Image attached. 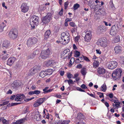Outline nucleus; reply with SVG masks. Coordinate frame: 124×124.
<instances>
[{
    "label": "nucleus",
    "instance_id": "052dcab7",
    "mask_svg": "<svg viewBox=\"0 0 124 124\" xmlns=\"http://www.w3.org/2000/svg\"><path fill=\"white\" fill-rule=\"evenodd\" d=\"M81 87L83 89H86L87 88L86 86L84 84H83L81 86Z\"/></svg>",
    "mask_w": 124,
    "mask_h": 124
},
{
    "label": "nucleus",
    "instance_id": "a878e982",
    "mask_svg": "<svg viewBox=\"0 0 124 124\" xmlns=\"http://www.w3.org/2000/svg\"><path fill=\"white\" fill-rule=\"evenodd\" d=\"M46 71L41 72L39 74V76L42 78H43L47 75Z\"/></svg>",
    "mask_w": 124,
    "mask_h": 124
},
{
    "label": "nucleus",
    "instance_id": "7c9ffc66",
    "mask_svg": "<svg viewBox=\"0 0 124 124\" xmlns=\"http://www.w3.org/2000/svg\"><path fill=\"white\" fill-rule=\"evenodd\" d=\"M54 70L52 69H48L46 71L47 75H51L54 71Z\"/></svg>",
    "mask_w": 124,
    "mask_h": 124
},
{
    "label": "nucleus",
    "instance_id": "864d4df0",
    "mask_svg": "<svg viewBox=\"0 0 124 124\" xmlns=\"http://www.w3.org/2000/svg\"><path fill=\"white\" fill-rule=\"evenodd\" d=\"M34 94H38L40 93V91L39 90H36L34 91Z\"/></svg>",
    "mask_w": 124,
    "mask_h": 124
},
{
    "label": "nucleus",
    "instance_id": "a19ab883",
    "mask_svg": "<svg viewBox=\"0 0 124 124\" xmlns=\"http://www.w3.org/2000/svg\"><path fill=\"white\" fill-rule=\"evenodd\" d=\"M120 40L119 37H115L114 39V41L115 43H117L119 42Z\"/></svg>",
    "mask_w": 124,
    "mask_h": 124
},
{
    "label": "nucleus",
    "instance_id": "0e129e2a",
    "mask_svg": "<svg viewBox=\"0 0 124 124\" xmlns=\"http://www.w3.org/2000/svg\"><path fill=\"white\" fill-rule=\"evenodd\" d=\"M33 55H34L32 54H31L30 56L28 57V59H29L30 58H33L35 57V56H34Z\"/></svg>",
    "mask_w": 124,
    "mask_h": 124
},
{
    "label": "nucleus",
    "instance_id": "0eeeda50",
    "mask_svg": "<svg viewBox=\"0 0 124 124\" xmlns=\"http://www.w3.org/2000/svg\"><path fill=\"white\" fill-rule=\"evenodd\" d=\"M50 54L49 50L48 48L46 50H43L41 51L40 55V57L43 59H46L49 57Z\"/></svg>",
    "mask_w": 124,
    "mask_h": 124
},
{
    "label": "nucleus",
    "instance_id": "6ab92c4d",
    "mask_svg": "<svg viewBox=\"0 0 124 124\" xmlns=\"http://www.w3.org/2000/svg\"><path fill=\"white\" fill-rule=\"evenodd\" d=\"M98 14L100 15H105L106 14L105 10L103 8L99 9Z\"/></svg>",
    "mask_w": 124,
    "mask_h": 124
},
{
    "label": "nucleus",
    "instance_id": "f257e3e1",
    "mask_svg": "<svg viewBox=\"0 0 124 124\" xmlns=\"http://www.w3.org/2000/svg\"><path fill=\"white\" fill-rule=\"evenodd\" d=\"M25 96L24 94H17L16 96V97L15 98V100L16 101H19L20 102L16 103H11V106H14L23 103L24 101H23L25 100Z\"/></svg>",
    "mask_w": 124,
    "mask_h": 124
},
{
    "label": "nucleus",
    "instance_id": "4c0bfd02",
    "mask_svg": "<svg viewBox=\"0 0 124 124\" xmlns=\"http://www.w3.org/2000/svg\"><path fill=\"white\" fill-rule=\"evenodd\" d=\"M79 7V5L78 3H76L74 5L73 8L74 10H75L77 9Z\"/></svg>",
    "mask_w": 124,
    "mask_h": 124
},
{
    "label": "nucleus",
    "instance_id": "58836bf2",
    "mask_svg": "<svg viewBox=\"0 0 124 124\" xmlns=\"http://www.w3.org/2000/svg\"><path fill=\"white\" fill-rule=\"evenodd\" d=\"M106 85L104 83L101 86V88L102 89V90L103 92H105L106 91Z\"/></svg>",
    "mask_w": 124,
    "mask_h": 124
},
{
    "label": "nucleus",
    "instance_id": "1a4fd4ad",
    "mask_svg": "<svg viewBox=\"0 0 124 124\" xmlns=\"http://www.w3.org/2000/svg\"><path fill=\"white\" fill-rule=\"evenodd\" d=\"M118 27L116 25L112 26L110 31V34L112 36L115 35L117 31Z\"/></svg>",
    "mask_w": 124,
    "mask_h": 124
},
{
    "label": "nucleus",
    "instance_id": "69168bd1",
    "mask_svg": "<svg viewBox=\"0 0 124 124\" xmlns=\"http://www.w3.org/2000/svg\"><path fill=\"white\" fill-rule=\"evenodd\" d=\"M113 95L112 93L109 94L108 95L109 97L110 98H112L113 97Z\"/></svg>",
    "mask_w": 124,
    "mask_h": 124
},
{
    "label": "nucleus",
    "instance_id": "09e8293b",
    "mask_svg": "<svg viewBox=\"0 0 124 124\" xmlns=\"http://www.w3.org/2000/svg\"><path fill=\"white\" fill-rule=\"evenodd\" d=\"M82 57L83 58V59L85 60L86 61L89 62L90 61L88 58L86 56L83 55Z\"/></svg>",
    "mask_w": 124,
    "mask_h": 124
},
{
    "label": "nucleus",
    "instance_id": "cd10ccee",
    "mask_svg": "<svg viewBox=\"0 0 124 124\" xmlns=\"http://www.w3.org/2000/svg\"><path fill=\"white\" fill-rule=\"evenodd\" d=\"M12 85L14 88H17L18 86L20 85V84L17 81L16 82H14V83L12 84Z\"/></svg>",
    "mask_w": 124,
    "mask_h": 124
},
{
    "label": "nucleus",
    "instance_id": "de8ad7c7",
    "mask_svg": "<svg viewBox=\"0 0 124 124\" xmlns=\"http://www.w3.org/2000/svg\"><path fill=\"white\" fill-rule=\"evenodd\" d=\"M67 76L69 79H70L73 76V75L70 73H67Z\"/></svg>",
    "mask_w": 124,
    "mask_h": 124
},
{
    "label": "nucleus",
    "instance_id": "c9c22d12",
    "mask_svg": "<svg viewBox=\"0 0 124 124\" xmlns=\"http://www.w3.org/2000/svg\"><path fill=\"white\" fill-rule=\"evenodd\" d=\"M16 58L14 57H11L9 58L8 61L9 62H14L16 61Z\"/></svg>",
    "mask_w": 124,
    "mask_h": 124
},
{
    "label": "nucleus",
    "instance_id": "13d9d810",
    "mask_svg": "<svg viewBox=\"0 0 124 124\" xmlns=\"http://www.w3.org/2000/svg\"><path fill=\"white\" fill-rule=\"evenodd\" d=\"M61 36L62 37H67V36L66 35V33L64 32H63L61 34Z\"/></svg>",
    "mask_w": 124,
    "mask_h": 124
},
{
    "label": "nucleus",
    "instance_id": "4468645a",
    "mask_svg": "<svg viewBox=\"0 0 124 124\" xmlns=\"http://www.w3.org/2000/svg\"><path fill=\"white\" fill-rule=\"evenodd\" d=\"M26 121V118H24L16 121L15 122L11 124H23Z\"/></svg>",
    "mask_w": 124,
    "mask_h": 124
},
{
    "label": "nucleus",
    "instance_id": "a18cd8bd",
    "mask_svg": "<svg viewBox=\"0 0 124 124\" xmlns=\"http://www.w3.org/2000/svg\"><path fill=\"white\" fill-rule=\"evenodd\" d=\"M66 40H67V42H64L63 43V44H66L69 42L70 41V37L69 36H67V37H66Z\"/></svg>",
    "mask_w": 124,
    "mask_h": 124
},
{
    "label": "nucleus",
    "instance_id": "774afa93",
    "mask_svg": "<svg viewBox=\"0 0 124 124\" xmlns=\"http://www.w3.org/2000/svg\"><path fill=\"white\" fill-rule=\"evenodd\" d=\"M78 124H84V123L82 120H79V122L77 123Z\"/></svg>",
    "mask_w": 124,
    "mask_h": 124
},
{
    "label": "nucleus",
    "instance_id": "338daca9",
    "mask_svg": "<svg viewBox=\"0 0 124 124\" xmlns=\"http://www.w3.org/2000/svg\"><path fill=\"white\" fill-rule=\"evenodd\" d=\"M82 67V65L81 64H79L78 65L77 67V68L80 69Z\"/></svg>",
    "mask_w": 124,
    "mask_h": 124
},
{
    "label": "nucleus",
    "instance_id": "c756f323",
    "mask_svg": "<svg viewBox=\"0 0 124 124\" xmlns=\"http://www.w3.org/2000/svg\"><path fill=\"white\" fill-rule=\"evenodd\" d=\"M114 103L115 104H113V106L114 107H115L116 108L119 107L120 106V103L119 102H117L115 100L114 101Z\"/></svg>",
    "mask_w": 124,
    "mask_h": 124
},
{
    "label": "nucleus",
    "instance_id": "72a5a7b5",
    "mask_svg": "<svg viewBox=\"0 0 124 124\" xmlns=\"http://www.w3.org/2000/svg\"><path fill=\"white\" fill-rule=\"evenodd\" d=\"M81 72L83 75H85L86 74V70L85 68H82L81 70Z\"/></svg>",
    "mask_w": 124,
    "mask_h": 124
},
{
    "label": "nucleus",
    "instance_id": "393cba45",
    "mask_svg": "<svg viewBox=\"0 0 124 124\" xmlns=\"http://www.w3.org/2000/svg\"><path fill=\"white\" fill-rule=\"evenodd\" d=\"M40 70V68L39 67H35L33 69H32V70L34 74L38 72Z\"/></svg>",
    "mask_w": 124,
    "mask_h": 124
},
{
    "label": "nucleus",
    "instance_id": "f8f14e48",
    "mask_svg": "<svg viewBox=\"0 0 124 124\" xmlns=\"http://www.w3.org/2000/svg\"><path fill=\"white\" fill-rule=\"evenodd\" d=\"M29 8V7L27 6V4L25 3H23L21 7V11L24 13L28 11Z\"/></svg>",
    "mask_w": 124,
    "mask_h": 124
},
{
    "label": "nucleus",
    "instance_id": "a211bd4d",
    "mask_svg": "<svg viewBox=\"0 0 124 124\" xmlns=\"http://www.w3.org/2000/svg\"><path fill=\"white\" fill-rule=\"evenodd\" d=\"M10 42L9 41L5 40L2 43V47L3 48L4 47L7 48L9 46Z\"/></svg>",
    "mask_w": 124,
    "mask_h": 124
},
{
    "label": "nucleus",
    "instance_id": "39448f33",
    "mask_svg": "<svg viewBox=\"0 0 124 124\" xmlns=\"http://www.w3.org/2000/svg\"><path fill=\"white\" fill-rule=\"evenodd\" d=\"M39 17L36 16H34L33 17L32 22H30V24L32 28H34L35 27L37 26L39 23Z\"/></svg>",
    "mask_w": 124,
    "mask_h": 124
},
{
    "label": "nucleus",
    "instance_id": "8fccbe9b",
    "mask_svg": "<svg viewBox=\"0 0 124 124\" xmlns=\"http://www.w3.org/2000/svg\"><path fill=\"white\" fill-rule=\"evenodd\" d=\"M6 25H1L0 26V33L2 32L5 26Z\"/></svg>",
    "mask_w": 124,
    "mask_h": 124
},
{
    "label": "nucleus",
    "instance_id": "20e7f679",
    "mask_svg": "<svg viewBox=\"0 0 124 124\" xmlns=\"http://www.w3.org/2000/svg\"><path fill=\"white\" fill-rule=\"evenodd\" d=\"M98 44L100 46L103 47H106L107 45V39L105 38H102L100 39L97 42Z\"/></svg>",
    "mask_w": 124,
    "mask_h": 124
},
{
    "label": "nucleus",
    "instance_id": "c03bdc74",
    "mask_svg": "<svg viewBox=\"0 0 124 124\" xmlns=\"http://www.w3.org/2000/svg\"><path fill=\"white\" fill-rule=\"evenodd\" d=\"M68 84L70 85V84H74V82L73 80L70 79L68 80Z\"/></svg>",
    "mask_w": 124,
    "mask_h": 124
},
{
    "label": "nucleus",
    "instance_id": "ea45409f",
    "mask_svg": "<svg viewBox=\"0 0 124 124\" xmlns=\"http://www.w3.org/2000/svg\"><path fill=\"white\" fill-rule=\"evenodd\" d=\"M100 64V62H93V67L96 68L98 67Z\"/></svg>",
    "mask_w": 124,
    "mask_h": 124
},
{
    "label": "nucleus",
    "instance_id": "9d476101",
    "mask_svg": "<svg viewBox=\"0 0 124 124\" xmlns=\"http://www.w3.org/2000/svg\"><path fill=\"white\" fill-rule=\"evenodd\" d=\"M106 65L108 69L113 70L117 66V62H107Z\"/></svg>",
    "mask_w": 124,
    "mask_h": 124
},
{
    "label": "nucleus",
    "instance_id": "4be33fe9",
    "mask_svg": "<svg viewBox=\"0 0 124 124\" xmlns=\"http://www.w3.org/2000/svg\"><path fill=\"white\" fill-rule=\"evenodd\" d=\"M50 34L51 32L50 30L47 31L46 32L44 35V38L46 39L47 38H48L50 35Z\"/></svg>",
    "mask_w": 124,
    "mask_h": 124
},
{
    "label": "nucleus",
    "instance_id": "f3484780",
    "mask_svg": "<svg viewBox=\"0 0 124 124\" xmlns=\"http://www.w3.org/2000/svg\"><path fill=\"white\" fill-rule=\"evenodd\" d=\"M98 73L100 74H103L106 73V70L102 67H99L97 70Z\"/></svg>",
    "mask_w": 124,
    "mask_h": 124
},
{
    "label": "nucleus",
    "instance_id": "bb28decb",
    "mask_svg": "<svg viewBox=\"0 0 124 124\" xmlns=\"http://www.w3.org/2000/svg\"><path fill=\"white\" fill-rule=\"evenodd\" d=\"M46 99V98H40L37 101V102L39 103V104L40 105Z\"/></svg>",
    "mask_w": 124,
    "mask_h": 124
},
{
    "label": "nucleus",
    "instance_id": "b1692460",
    "mask_svg": "<svg viewBox=\"0 0 124 124\" xmlns=\"http://www.w3.org/2000/svg\"><path fill=\"white\" fill-rule=\"evenodd\" d=\"M47 110L46 109H44L43 111V113L44 115H45L44 117H45L46 118H47L48 119H49L50 116H52L51 115H50L49 116H48L47 115L45 116V115H46V114H45V113H46V112L47 113L48 115V113H47Z\"/></svg>",
    "mask_w": 124,
    "mask_h": 124
},
{
    "label": "nucleus",
    "instance_id": "412c9836",
    "mask_svg": "<svg viewBox=\"0 0 124 124\" xmlns=\"http://www.w3.org/2000/svg\"><path fill=\"white\" fill-rule=\"evenodd\" d=\"M110 9L114 11L116 9V8L114 5L113 2L112 0H110L109 2Z\"/></svg>",
    "mask_w": 124,
    "mask_h": 124
},
{
    "label": "nucleus",
    "instance_id": "5fc2aeb1",
    "mask_svg": "<svg viewBox=\"0 0 124 124\" xmlns=\"http://www.w3.org/2000/svg\"><path fill=\"white\" fill-rule=\"evenodd\" d=\"M69 24L71 26L73 27L75 26H76V25L74 22H70V23Z\"/></svg>",
    "mask_w": 124,
    "mask_h": 124
},
{
    "label": "nucleus",
    "instance_id": "680f3d73",
    "mask_svg": "<svg viewBox=\"0 0 124 124\" xmlns=\"http://www.w3.org/2000/svg\"><path fill=\"white\" fill-rule=\"evenodd\" d=\"M39 105H40L39 104V103L37 101L35 103H34V104L33 106L34 107H36Z\"/></svg>",
    "mask_w": 124,
    "mask_h": 124
},
{
    "label": "nucleus",
    "instance_id": "49530a36",
    "mask_svg": "<svg viewBox=\"0 0 124 124\" xmlns=\"http://www.w3.org/2000/svg\"><path fill=\"white\" fill-rule=\"evenodd\" d=\"M34 75V74L32 70V69H31L30 70L28 74V75L29 76H32Z\"/></svg>",
    "mask_w": 124,
    "mask_h": 124
},
{
    "label": "nucleus",
    "instance_id": "4d7b16f0",
    "mask_svg": "<svg viewBox=\"0 0 124 124\" xmlns=\"http://www.w3.org/2000/svg\"><path fill=\"white\" fill-rule=\"evenodd\" d=\"M63 11V9L62 8L61 10L59 11V14L60 16H62V13Z\"/></svg>",
    "mask_w": 124,
    "mask_h": 124
},
{
    "label": "nucleus",
    "instance_id": "6e6552de",
    "mask_svg": "<svg viewBox=\"0 0 124 124\" xmlns=\"http://www.w3.org/2000/svg\"><path fill=\"white\" fill-rule=\"evenodd\" d=\"M37 39L35 38H30L27 41V45L29 47L32 46L37 43Z\"/></svg>",
    "mask_w": 124,
    "mask_h": 124
},
{
    "label": "nucleus",
    "instance_id": "c85d7f7f",
    "mask_svg": "<svg viewBox=\"0 0 124 124\" xmlns=\"http://www.w3.org/2000/svg\"><path fill=\"white\" fill-rule=\"evenodd\" d=\"M1 120L3 124H9V120H7L4 117L1 118Z\"/></svg>",
    "mask_w": 124,
    "mask_h": 124
},
{
    "label": "nucleus",
    "instance_id": "e2e57ef3",
    "mask_svg": "<svg viewBox=\"0 0 124 124\" xmlns=\"http://www.w3.org/2000/svg\"><path fill=\"white\" fill-rule=\"evenodd\" d=\"M77 90L81 92H85L84 90L82 89L81 88L79 87H77Z\"/></svg>",
    "mask_w": 124,
    "mask_h": 124
},
{
    "label": "nucleus",
    "instance_id": "2eb2a0df",
    "mask_svg": "<svg viewBox=\"0 0 124 124\" xmlns=\"http://www.w3.org/2000/svg\"><path fill=\"white\" fill-rule=\"evenodd\" d=\"M122 47L119 45L116 46L114 48L115 53L117 54L120 53L122 52Z\"/></svg>",
    "mask_w": 124,
    "mask_h": 124
},
{
    "label": "nucleus",
    "instance_id": "423d86ee",
    "mask_svg": "<svg viewBox=\"0 0 124 124\" xmlns=\"http://www.w3.org/2000/svg\"><path fill=\"white\" fill-rule=\"evenodd\" d=\"M51 14L50 13H48L45 16L41 18L42 22L46 24L49 22L51 19Z\"/></svg>",
    "mask_w": 124,
    "mask_h": 124
},
{
    "label": "nucleus",
    "instance_id": "9b49d317",
    "mask_svg": "<svg viewBox=\"0 0 124 124\" xmlns=\"http://www.w3.org/2000/svg\"><path fill=\"white\" fill-rule=\"evenodd\" d=\"M91 31H90L86 32V34L84 37L85 41L88 42H90V41L91 39Z\"/></svg>",
    "mask_w": 124,
    "mask_h": 124
},
{
    "label": "nucleus",
    "instance_id": "7ed1b4c3",
    "mask_svg": "<svg viewBox=\"0 0 124 124\" xmlns=\"http://www.w3.org/2000/svg\"><path fill=\"white\" fill-rule=\"evenodd\" d=\"M18 35V31L16 29H12L9 34V35L10 38L13 39L16 38Z\"/></svg>",
    "mask_w": 124,
    "mask_h": 124
},
{
    "label": "nucleus",
    "instance_id": "473e14b6",
    "mask_svg": "<svg viewBox=\"0 0 124 124\" xmlns=\"http://www.w3.org/2000/svg\"><path fill=\"white\" fill-rule=\"evenodd\" d=\"M55 64L54 62H46L45 65L46 67H51L52 65Z\"/></svg>",
    "mask_w": 124,
    "mask_h": 124
},
{
    "label": "nucleus",
    "instance_id": "2f4dec72",
    "mask_svg": "<svg viewBox=\"0 0 124 124\" xmlns=\"http://www.w3.org/2000/svg\"><path fill=\"white\" fill-rule=\"evenodd\" d=\"M98 6L97 5H95L94 3H92L89 5L90 7L92 9H93L94 10L97 9H96V7L97 8Z\"/></svg>",
    "mask_w": 124,
    "mask_h": 124
},
{
    "label": "nucleus",
    "instance_id": "dca6fc26",
    "mask_svg": "<svg viewBox=\"0 0 124 124\" xmlns=\"http://www.w3.org/2000/svg\"><path fill=\"white\" fill-rule=\"evenodd\" d=\"M70 50L69 49L67 48L65 49L63 52L61 54V56H64V57H66L68 56L69 55V54L70 53Z\"/></svg>",
    "mask_w": 124,
    "mask_h": 124
},
{
    "label": "nucleus",
    "instance_id": "37998d69",
    "mask_svg": "<svg viewBox=\"0 0 124 124\" xmlns=\"http://www.w3.org/2000/svg\"><path fill=\"white\" fill-rule=\"evenodd\" d=\"M77 29V26H75L73 27L71 30V31L72 33L74 32Z\"/></svg>",
    "mask_w": 124,
    "mask_h": 124
},
{
    "label": "nucleus",
    "instance_id": "e433bc0d",
    "mask_svg": "<svg viewBox=\"0 0 124 124\" xmlns=\"http://www.w3.org/2000/svg\"><path fill=\"white\" fill-rule=\"evenodd\" d=\"M75 60V62H78V61H80V62H83V61H81L83 59V58L82 57V55L81 57H80L76 59Z\"/></svg>",
    "mask_w": 124,
    "mask_h": 124
},
{
    "label": "nucleus",
    "instance_id": "ddd939ff",
    "mask_svg": "<svg viewBox=\"0 0 124 124\" xmlns=\"http://www.w3.org/2000/svg\"><path fill=\"white\" fill-rule=\"evenodd\" d=\"M106 27L105 26H101L98 27L97 29V32L99 34L101 33L102 32H105L106 31Z\"/></svg>",
    "mask_w": 124,
    "mask_h": 124
},
{
    "label": "nucleus",
    "instance_id": "f704fd0d",
    "mask_svg": "<svg viewBox=\"0 0 124 124\" xmlns=\"http://www.w3.org/2000/svg\"><path fill=\"white\" fill-rule=\"evenodd\" d=\"M70 122V121L69 120H64L62 121L60 123H59L58 124H68Z\"/></svg>",
    "mask_w": 124,
    "mask_h": 124
},
{
    "label": "nucleus",
    "instance_id": "3c124183",
    "mask_svg": "<svg viewBox=\"0 0 124 124\" xmlns=\"http://www.w3.org/2000/svg\"><path fill=\"white\" fill-rule=\"evenodd\" d=\"M69 3V2L68 1H67L64 3V8L65 9H66L68 6Z\"/></svg>",
    "mask_w": 124,
    "mask_h": 124
},
{
    "label": "nucleus",
    "instance_id": "f03ea898",
    "mask_svg": "<svg viewBox=\"0 0 124 124\" xmlns=\"http://www.w3.org/2000/svg\"><path fill=\"white\" fill-rule=\"evenodd\" d=\"M122 73V70L121 69H117L112 74V77L115 80H118L121 77Z\"/></svg>",
    "mask_w": 124,
    "mask_h": 124
},
{
    "label": "nucleus",
    "instance_id": "79ce46f5",
    "mask_svg": "<svg viewBox=\"0 0 124 124\" xmlns=\"http://www.w3.org/2000/svg\"><path fill=\"white\" fill-rule=\"evenodd\" d=\"M80 55V53L79 52L77 51H75V57H77L79 56Z\"/></svg>",
    "mask_w": 124,
    "mask_h": 124
},
{
    "label": "nucleus",
    "instance_id": "6e6d98bb",
    "mask_svg": "<svg viewBox=\"0 0 124 124\" xmlns=\"http://www.w3.org/2000/svg\"><path fill=\"white\" fill-rule=\"evenodd\" d=\"M48 88V87H46L44 89H43V91L44 92L43 93H47L46 91H47V90Z\"/></svg>",
    "mask_w": 124,
    "mask_h": 124
},
{
    "label": "nucleus",
    "instance_id": "bf43d9fd",
    "mask_svg": "<svg viewBox=\"0 0 124 124\" xmlns=\"http://www.w3.org/2000/svg\"><path fill=\"white\" fill-rule=\"evenodd\" d=\"M97 94L99 95V97L100 98H101L103 96V93H98Z\"/></svg>",
    "mask_w": 124,
    "mask_h": 124
},
{
    "label": "nucleus",
    "instance_id": "aec40b11",
    "mask_svg": "<svg viewBox=\"0 0 124 124\" xmlns=\"http://www.w3.org/2000/svg\"><path fill=\"white\" fill-rule=\"evenodd\" d=\"M41 116L39 115V112L38 111L36 112L34 117L36 118L37 120L39 121L40 120Z\"/></svg>",
    "mask_w": 124,
    "mask_h": 124
},
{
    "label": "nucleus",
    "instance_id": "5701e85b",
    "mask_svg": "<svg viewBox=\"0 0 124 124\" xmlns=\"http://www.w3.org/2000/svg\"><path fill=\"white\" fill-rule=\"evenodd\" d=\"M84 116L81 113H78L77 117V118L79 120H82L84 119Z\"/></svg>",
    "mask_w": 124,
    "mask_h": 124
},
{
    "label": "nucleus",
    "instance_id": "603ef678",
    "mask_svg": "<svg viewBox=\"0 0 124 124\" xmlns=\"http://www.w3.org/2000/svg\"><path fill=\"white\" fill-rule=\"evenodd\" d=\"M119 60L120 61L124 62V56H120Z\"/></svg>",
    "mask_w": 124,
    "mask_h": 124
}]
</instances>
